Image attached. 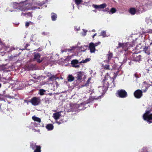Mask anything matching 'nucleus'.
<instances>
[{
    "label": "nucleus",
    "mask_w": 152,
    "mask_h": 152,
    "mask_svg": "<svg viewBox=\"0 0 152 152\" xmlns=\"http://www.w3.org/2000/svg\"><path fill=\"white\" fill-rule=\"evenodd\" d=\"M89 48L91 53H94L95 51V48L94 46V43L91 42L89 44Z\"/></svg>",
    "instance_id": "nucleus-15"
},
{
    "label": "nucleus",
    "mask_w": 152,
    "mask_h": 152,
    "mask_svg": "<svg viewBox=\"0 0 152 152\" xmlns=\"http://www.w3.org/2000/svg\"><path fill=\"white\" fill-rule=\"evenodd\" d=\"M134 76L137 79L139 78V77L137 76V73H135L134 75Z\"/></svg>",
    "instance_id": "nucleus-48"
},
{
    "label": "nucleus",
    "mask_w": 152,
    "mask_h": 152,
    "mask_svg": "<svg viewBox=\"0 0 152 152\" xmlns=\"http://www.w3.org/2000/svg\"><path fill=\"white\" fill-rule=\"evenodd\" d=\"M61 116V115L60 112H57L54 113L53 115L54 118L56 120L58 119Z\"/></svg>",
    "instance_id": "nucleus-16"
},
{
    "label": "nucleus",
    "mask_w": 152,
    "mask_h": 152,
    "mask_svg": "<svg viewBox=\"0 0 152 152\" xmlns=\"http://www.w3.org/2000/svg\"><path fill=\"white\" fill-rule=\"evenodd\" d=\"M28 46V45L27 44V45H26V46H27V47Z\"/></svg>",
    "instance_id": "nucleus-59"
},
{
    "label": "nucleus",
    "mask_w": 152,
    "mask_h": 152,
    "mask_svg": "<svg viewBox=\"0 0 152 152\" xmlns=\"http://www.w3.org/2000/svg\"><path fill=\"white\" fill-rule=\"evenodd\" d=\"M93 11H94V12H97V11H96V10H93Z\"/></svg>",
    "instance_id": "nucleus-53"
},
{
    "label": "nucleus",
    "mask_w": 152,
    "mask_h": 152,
    "mask_svg": "<svg viewBox=\"0 0 152 152\" xmlns=\"http://www.w3.org/2000/svg\"><path fill=\"white\" fill-rule=\"evenodd\" d=\"M141 59V56L140 55H139L138 56H136L134 58V60L136 61H140Z\"/></svg>",
    "instance_id": "nucleus-28"
},
{
    "label": "nucleus",
    "mask_w": 152,
    "mask_h": 152,
    "mask_svg": "<svg viewBox=\"0 0 152 152\" xmlns=\"http://www.w3.org/2000/svg\"><path fill=\"white\" fill-rule=\"evenodd\" d=\"M141 44L140 43L137 45V46L136 47V49L137 50H139L141 48Z\"/></svg>",
    "instance_id": "nucleus-37"
},
{
    "label": "nucleus",
    "mask_w": 152,
    "mask_h": 152,
    "mask_svg": "<svg viewBox=\"0 0 152 152\" xmlns=\"http://www.w3.org/2000/svg\"><path fill=\"white\" fill-rule=\"evenodd\" d=\"M145 22L147 24H151L152 23V19L151 17H147L145 18Z\"/></svg>",
    "instance_id": "nucleus-23"
},
{
    "label": "nucleus",
    "mask_w": 152,
    "mask_h": 152,
    "mask_svg": "<svg viewBox=\"0 0 152 152\" xmlns=\"http://www.w3.org/2000/svg\"><path fill=\"white\" fill-rule=\"evenodd\" d=\"M92 31L93 32H95V30L94 29L92 30Z\"/></svg>",
    "instance_id": "nucleus-55"
},
{
    "label": "nucleus",
    "mask_w": 152,
    "mask_h": 152,
    "mask_svg": "<svg viewBox=\"0 0 152 152\" xmlns=\"http://www.w3.org/2000/svg\"><path fill=\"white\" fill-rule=\"evenodd\" d=\"M68 82H71L74 80V77L72 75H69L67 78Z\"/></svg>",
    "instance_id": "nucleus-20"
},
{
    "label": "nucleus",
    "mask_w": 152,
    "mask_h": 152,
    "mask_svg": "<svg viewBox=\"0 0 152 152\" xmlns=\"http://www.w3.org/2000/svg\"><path fill=\"white\" fill-rule=\"evenodd\" d=\"M79 64H80V62H79L76 59L73 60L72 61L71 63L72 66L75 68L80 67V66Z\"/></svg>",
    "instance_id": "nucleus-10"
},
{
    "label": "nucleus",
    "mask_w": 152,
    "mask_h": 152,
    "mask_svg": "<svg viewBox=\"0 0 152 152\" xmlns=\"http://www.w3.org/2000/svg\"><path fill=\"white\" fill-rule=\"evenodd\" d=\"M145 53L148 55L150 54V48L149 47H145L143 49Z\"/></svg>",
    "instance_id": "nucleus-17"
},
{
    "label": "nucleus",
    "mask_w": 152,
    "mask_h": 152,
    "mask_svg": "<svg viewBox=\"0 0 152 152\" xmlns=\"http://www.w3.org/2000/svg\"><path fill=\"white\" fill-rule=\"evenodd\" d=\"M107 5L105 3H103L100 5H97L96 4H93L92 6L95 9H103L105 8Z\"/></svg>",
    "instance_id": "nucleus-11"
},
{
    "label": "nucleus",
    "mask_w": 152,
    "mask_h": 152,
    "mask_svg": "<svg viewBox=\"0 0 152 152\" xmlns=\"http://www.w3.org/2000/svg\"><path fill=\"white\" fill-rule=\"evenodd\" d=\"M33 120L37 122L38 123H40L41 120L40 118L37 117L35 116H33L32 117Z\"/></svg>",
    "instance_id": "nucleus-24"
},
{
    "label": "nucleus",
    "mask_w": 152,
    "mask_h": 152,
    "mask_svg": "<svg viewBox=\"0 0 152 152\" xmlns=\"http://www.w3.org/2000/svg\"><path fill=\"white\" fill-rule=\"evenodd\" d=\"M135 41H133L132 44L129 42H119L118 46L116 48L118 49V50H120V52H122L123 50L126 51L129 48L133 47V45L135 44Z\"/></svg>",
    "instance_id": "nucleus-3"
},
{
    "label": "nucleus",
    "mask_w": 152,
    "mask_h": 152,
    "mask_svg": "<svg viewBox=\"0 0 152 152\" xmlns=\"http://www.w3.org/2000/svg\"><path fill=\"white\" fill-rule=\"evenodd\" d=\"M27 15V16H31V14L30 12H28L26 14H25L24 13H22L21 15Z\"/></svg>",
    "instance_id": "nucleus-39"
},
{
    "label": "nucleus",
    "mask_w": 152,
    "mask_h": 152,
    "mask_svg": "<svg viewBox=\"0 0 152 152\" xmlns=\"http://www.w3.org/2000/svg\"><path fill=\"white\" fill-rule=\"evenodd\" d=\"M79 48L77 45H75L71 47L69 49H66L64 51L66 52H70L71 53L75 52L77 51V50H78ZM64 52V50H62L61 52L62 53Z\"/></svg>",
    "instance_id": "nucleus-7"
},
{
    "label": "nucleus",
    "mask_w": 152,
    "mask_h": 152,
    "mask_svg": "<svg viewBox=\"0 0 152 152\" xmlns=\"http://www.w3.org/2000/svg\"><path fill=\"white\" fill-rule=\"evenodd\" d=\"M104 12H107L109 13V12L110 11L109 8L108 7L106 8L104 10H102Z\"/></svg>",
    "instance_id": "nucleus-38"
},
{
    "label": "nucleus",
    "mask_w": 152,
    "mask_h": 152,
    "mask_svg": "<svg viewBox=\"0 0 152 152\" xmlns=\"http://www.w3.org/2000/svg\"><path fill=\"white\" fill-rule=\"evenodd\" d=\"M100 43L101 42H97L94 43V46L95 47H96L98 45H100Z\"/></svg>",
    "instance_id": "nucleus-41"
},
{
    "label": "nucleus",
    "mask_w": 152,
    "mask_h": 152,
    "mask_svg": "<svg viewBox=\"0 0 152 152\" xmlns=\"http://www.w3.org/2000/svg\"><path fill=\"white\" fill-rule=\"evenodd\" d=\"M91 58H88L84 60H83L80 62V64L85 63H87L91 60Z\"/></svg>",
    "instance_id": "nucleus-29"
},
{
    "label": "nucleus",
    "mask_w": 152,
    "mask_h": 152,
    "mask_svg": "<svg viewBox=\"0 0 152 152\" xmlns=\"http://www.w3.org/2000/svg\"><path fill=\"white\" fill-rule=\"evenodd\" d=\"M83 33H82V35L83 36H85L86 35V33L87 32V31L84 29H83Z\"/></svg>",
    "instance_id": "nucleus-40"
},
{
    "label": "nucleus",
    "mask_w": 152,
    "mask_h": 152,
    "mask_svg": "<svg viewBox=\"0 0 152 152\" xmlns=\"http://www.w3.org/2000/svg\"><path fill=\"white\" fill-rule=\"evenodd\" d=\"M151 83H152V82H151Z\"/></svg>",
    "instance_id": "nucleus-60"
},
{
    "label": "nucleus",
    "mask_w": 152,
    "mask_h": 152,
    "mask_svg": "<svg viewBox=\"0 0 152 152\" xmlns=\"http://www.w3.org/2000/svg\"><path fill=\"white\" fill-rule=\"evenodd\" d=\"M107 57L108 60L106 61H107V62H109V61L111 60V58L113 57V54L112 53H111L110 51H109L108 52V54L107 55Z\"/></svg>",
    "instance_id": "nucleus-18"
},
{
    "label": "nucleus",
    "mask_w": 152,
    "mask_h": 152,
    "mask_svg": "<svg viewBox=\"0 0 152 152\" xmlns=\"http://www.w3.org/2000/svg\"><path fill=\"white\" fill-rule=\"evenodd\" d=\"M56 123H57L59 125V124H61V123H59V122H58V121H56Z\"/></svg>",
    "instance_id": "nucleus-52"
},
{
    "label": "nucleus",
    "mask_w": 152,
    "mask_h": 152,
    "mask_svg": "<svg viewBox=\"0 0 152 152\" xmlns=\"http://www.w3.org/2000/svg\"><path fill=\"white\" fill-rule=\"evenodd\" d=\"M1 87V84L0 83V88Z\"/></svg>",
    "instance_id": "nucleus-58"
},
{
    "label": "nucleus",
    "mask_w": 152,
    "mask_h": 152,
    "mask_svg": "<svg viewBox=\"0 0 152 152\" xmlns=\"http://www.w3.org/2000/svg\"><path fill=\"white\" fill-rule=\"evenodd\" d=\"M135 97L137 98H140L142 96V92L140 90H136L134 93Z\"/></svg>",
    "instance_id": "nucleus-13"
},
{
    "label": "nucleus",
    "mask_w": 152,
    "mask_h": 152,
    "mask_svg": "<svg viewBox=\"0 0 152 152\" xmlns=\"http://www.w3.org/2000/svg\"><path fill=\"white\" fill-rule=\"evenodd\" d=\"M75 4L77 5H78L81 4L82 1V0H75Z\"/></svg>",
    "instance_id": "nucleus-35"
},
{
    "label": "nucleus",
    "mask_w": 152,
    "mask_h": 152,
    "mask_svg": "<svg viewBox=\"0 0 152 152\" xmlns=\"http://www.w3.org/2000/svg\"><path fill=\"white\" fill-rule=\"evenodd\" d=\"M129 12L132 15H134L136 12V10L134 8H132L130 9Z\"/></svg>",
    "instance_id": "nucleus-22"
},
{
    "label": "nucleus",
    "mask_w": 152,
    "mask_h": 152,
    "mask_svg": "<svg viewBox=\"0 0 152 152\" xmlns=\"http://www.w3.org/2000/svg\"><path fill=\"white\" fill-rule=\"evenodd\" d=\"M30 147L32 149H35L34 152H40V146L37 145L35 143L33 142H31Z\"/></svg>",
    "instance_id": "nucleus-8"
},
{
    "label": "nucleus",
    "mask_w": 152,
    "mask_h": 152,
    "mask_svg": "<svg viewBox=\"0 0 152 152\" xmlns=\"http://www.w3.org/2000/svg\"><path fill=\"white\" fill-rule=\"evenodd\" d=\"M55 83L56 84V86H58V83L56 81L55 82Z\"/></svg>",
    "instance_id": "nucleus-54"
},
{
    "label": "nucleus",
    "mask_w": 152,
    "mask_h": 152,
    "mask_svg": "<svg viewBox=\"0 0 152 152\" xmlns=\"http://www.w3.org/2000/svg\"><path fill=\"white\" fill-rule=\"evenodd\" d=\"M117 11V10L115 8H112L110 10L109 12V14L112 15L113 13H115Z\"/></svg>",
    "instance_id": "nucleus-26"
},
{
    "label": "nucleus",
    "mask_w": 152,
    "mask_h": 152,
    "mask_svg": "<svg viewBox=\"0 0 152 152\" xmlns=\"http://www.w3.org/2000/svg\"><path fill=\"white\" fill-rule=\"evenodd\" d=\"M42 34L44 35H47L49 34V33L45 32H43L42 33Z\"/></svg>",
    "instance_id": "nucleus-42"
},
{
    "label": "nucleus",
    "mask_w": 152,
    "mask_h": 152,
    "mask_svg": "<svg viewBox=\"0 0 152 152\" xmlns=\"http://www.w3.org/2000/svg\"><path fill=\"white\" fill-rule=\"evenodd\" d=\"M146 32L147 33H152V29H148L146 30Z\"/></svg>",
    "instance_id": "nucleus-43"
},
{
    "label": "nucleus",
    "mask_w": 152,
    "mask_h": 152,
    "mask_svg": "<svg viewBox=\"0 0 152 152\" xmlns=\"http://www.w3.org/2000/svg\"><path fill=\"white\" fill-rule=\"evenodd\" d=\"M73 9H74V5H73Z\"/></svg>",
    "instance_id": "nucleus-56"
},
{
    "label": "nucleus",
    "mask_w": 152,
    "mask_h": 152,
    "mask_svg": "<svg viewBox=\"0 0 152 152\" xmlns=\"http://www.w3.org/2000/svg\"><path fill=\"white\" fill-rule=\"evenodd\" d=\"M77 74L76 78L77 80H81L82 77V73L81 72H78L77 73Z\"/></svg>",
    "instance_id": "nucleus-21"
},
{
    "label": "nucleus",
    "mask_w": 152,
    "mask_h": 152,
    "mask_svg": "<svg viewBox=\"0 0 152 152\" xmlns=\"http://www.w3.org/2000/svg\"><path fill=\"white\" fill-rule=\"evenodd\" d=\"M142 152H147L146 148H144L142 149Z\"/></svg>",
    "instance_id": "nucleus-47"
},
{
    "label": "nucleus",
    "mask_w": 152,
    "mask_h": 152,
    "mask_svg": "<svg viewBox=\"0 0 152 152\" xmlns=\"http://www.w3.org/2000/svg\"><path fill=\"white\" fill-rule=\"evenodd\" d=\"M30 102L32 105L36 106L39 104L40 102V100L39 97H34L31 98Z\"/></svg>",
    "instance_id": "nucleus-6"
},
{
    "label": "nucleus",
    "mask_w": 152,
    "mask_h": 152,
    "mask_svg": "<svg viewBox=\"0 0 152 152\" xmlns=\"http://www.w3.org/2000/svg\"><path fill=\"white\" fill-rule=\"evenodd\" d=\"M100 36H102L103 37H104L107 36L106 34V31H102L100 33Z\"/></svg>",
    "instance_id": "nucleus-32"
},
{
    "label": "nucleus",
    "mask_w": 152,
    "mask_h": 152,
    "mask_svg": "<svg viewBox=\"0 0 152 152\" xmlns=\"http://www.w3.org/2000/svg\"><path fill=\"white\" fill-rule=\"evenodd\" d=\"M151 112V110H146L145 113L143 116L144 120L146 121L149 123H152V114Z\"/></svg>",
    "instance_id": "nucleus-5"
},
{
    "label": "nucleus",
    "mask_w": 152,
    "mask_h": 152,
    "mask_svg": "<svg viewBox=\"0 0 152 152\" xmlns=\"http://www.w3.org/2000/svg\"><path fill=\"white\" fill-rule=\"evenodd\" d=\"M31 41H34V40L33 39V37H31Z\"/></svg>",
    "instance_id": "nucleus-51"
},
{
    "label": "nucleus",
    "mask_w": 152,
    "mask_h": 152,
    "mask_svg": "<svg viewBox=\"0 0 152 152\" xmlns=\"http://www.w3.org/2000/svg\"><path fill=\"white\" fill-rule=\"evenodd\" d=\"M40 56L38 53H35L34 56V59L36 60L37 62L40 63L42 62V59L40 58Z\"/></svg>",
    "instance_id": "nucleus-14"
},
{
    "label": "nucleus",
    "mask_w": 152,
    "mask_h": 152,
    "mask_svg": "<svg viewBox=\"0 0 152 152\" xmlns=\"http://www.w3.org/2000/svg\"><path fill=\"white\" fill-rule=\"evenodd\" d=\"M46 127L48 130L49 131L53 130V129L54 126L52 124H48L46 125Z\"/></svg>",
    "instance_id": "nucleus-19"
},
{
    "label": "nucleus",
    "mask_w": 152,
    "mask_h": 152,
    "mask_svg": "<svg viewBox=\"0 0 152 152\" xmlns=\"http://www.w3.org/2000/svg\"><path fill=\"white\" fill-rule=\"evenodd\" d=\"M119 96L121 98H125L127 96V94L126 91L123 89H121L117 91Z\"/></svg>",
    "instance_id": "nucleus-9"
},
{
    "label": "nucleus",
    "mask_w": 152,
    "mask_h": 152,
    "mask_svg": "<svg viewBox=\"0 0 152 152\" xmlns=\"http://www.w3.org/2000/svg\"><path fill=\"white\" fill-rule=\"evenodd\" d=\"M74 29L77 31H78L79 30L80 27H78L77 26H75L74 27Z\"/></svg>",
    "instance_id": "nucleus-45"
},
{
    "label": "nucleus",
    "mask_w": 152,
    "mask_h": 152,
    "mask_svg": "<svg viewBox=\"0 0 152 152\" xmlns=\"http://www.w3.org/2000/svg\"><path fill=\"white\" fill-rule=\"evenodd\" d=\"M48 76L50 77V79L51 80H53V79H56V77L54 75H52L51 73H48Z\"/></svg>",
    "instance_id": "nucleus-30"
},
{
    "label": "nucleus",
    "mask_w": 152,
    "mask_h": 152,
    "mask_svg": "<svg viewBox=\"0 0 152 152\" xmlns=\"http://www.w3.org/2000/svg\"><path fill=\"white\" fill-rule=\"evenodd\" d=\"M51 17L52 20L53 21L55 20L57 18V15L55 13H52L51 14Z\"/></svg>",
    "instance_id": "nucleus-27"
},
{
    "label": "nucleus",
    "mask_w": 152,
    "mask_h": 152,
    "mask_svg": "<svg viewBox=\"0 0 152 152\" xmlns=\"http://www.w3.org/2000/svg\"><path fill=\"white\" fill-rule=\"evenodd\" d=\"M97 34L95 33L92 36V37L93 38H94V37Z\"/></svg>",
    "instance_id": "nucleus-50"
},
{
    "label": "nucleus",
    "mask_w": 152,
    "mask_h": 152,
    "mask_svg": "<svg viewBox=\"0 0 152 152\" xmlns=\"http://www.w3.org/2000/svg\"><path fill=\"white\" fill-rule=\"evenodd\" d=\"M31 23V22H30V21H29V22H27L26 23V24H25V26H28L29 25V24Z\"/></svg>",
    "instance_id": "nucleus-44"
},
{
    "label": "nucleus",
    "mask_w": 152,
    "mask_h": 152,
    "mask_svg": "<svg viewBox=\"0 0 152 152\" xmlns=\"http://www.w3.org/2000/svg\"><path fill=\"white\" fill-rule=\"evenodd\" d=\"M102 66L104 69L106 70H110L111 69H113L112 68H111L110 67V65L109 64L105 65H103Z\"/></svg>",
    "instance_id": "nucleus-25"
},
{
    "label": "nucleus",
    "mask_w": 152,
    "mask_h": 152,
    "mask_svg": "<svg viewBox=\"0 0 152 152\" xmlns=\"http://www.w3.org/2000/svg\"><path fill=\"white\" fill-rule=\"evenodd\" d=\"M4 68L3 66H0V70H4Z\"/></svg>",
    "instance_id": "nucleus-46"
},
{
    "label": "nucleus",
    "mask_w": 152,
    "mask_h": 152,
    "mask_svg": "<svg viewBox=\"0 0 152 152\" xmlns=\"http://www.w3.org/2000/svg\"><path fill=\"white\" fill-rule=\"evenodd\" d=\"M33 0H26V1L20 3L15 2L13 3V7L15 10H10L11 12L14 11L20 12L25 11L29 10H34L36 9H40V7L44 4V2L40 3L39 1L37 2L32 3Z\"/></svg>",
    "instance_id": "nucleus-1"
},
{
    "label": "nucleus",
    "mask_w": 152,
    "mask_h": 152,
    "mask_svg": "<svg viewBox=\"0 0 152 152\" xmlns=\"http://www.w3.org/2000/svg\"><path fill=\"white\" fill-rule=\"evenodd\" d=\"M151 8H152V2L149 1L146 4H142V5H140L139 7V11L142 12Z\"/></svg>",
    "instance_id": "nucleus-4"
},
{
    "label": "nucleus",
    "mask_w": 152,
    "mask_h": 152,
    "mask_svg": "<svg viewBox=\"0 0 152 152\" xmlns=\"http://www.w3.org/2000/svg\"><path fill=\"white\" fill-rule=\"evenodd\" d=\"M0 107L1 109H2V107H1V105H0Z\"/></svg>",
    "instance_id": "nucleus-57"
},
{
    "label": "nucleus",
    "mask_w": 152,
    "mask_h": 152,
    "mask_svg": "<svg viewBox=\"0 0 152 152\" xmlns=\"http://www.w3.org/2000/svg\"><path fill=\"white\" fill-rule=\"evenodd\" d=\"M46 91L43 89H40L39 90V94L41 95L44 94V93Z\"/></svg>",
    "instance_id": "nucleus-34"
},
{
    "label": "nucleus",
    "mask_w": 152,
    "mask_h": 152,
    "mask_svg": "<svg viewBox=\"0 0 152 152\" xmlns=\"http://www.w3.org/2000/svg\"><path fill=\"white\" fill-rule=\"evenodd\" d=\"M119 72V70H117L116 72H114V76L112 77L108 76L105 77V79L103 80V86L99 87V90L102 89V93L105 92L107 90L108 86H110L109 84L110 83H112L113 85V87H115V86L113 82L114 79L118 75Z\"/></svg>",
    "instance_id": "nucleus-2"
},
{
    "label": "nucleus",
    "mask_w": 152,
    "mask_h": 152,
    "mask_svg": "<svg viewBox=\"0 0 152 152\" xmlns=\"http://www.w3.org/2000/svg\"><path fill=\"white\" fill-rule=\"evenodd\" d=\"M91 80V78H89L85 85V86H87L89 85L90 83V81Z\"/></svg>",
    "instance_id": "nucleus-36"
},
{
    "label": "nucleus",
    "mask_w": 152,
    "mask_h": 152,
    "mask_svg": "<svg viewBox=\"0 0 152 152\" xmlns=\"http://www.w3.org/2000/svg\"><path fill=\"white\" fill-rule=\"evenodd\" d=\"M87 49V46H83L81 47L80 48V50L81 51L84 52Z\"/></svg>",
    "instance_id": "nucleus-33"
},
{
    "label": "nucleus",
    "mask_w": 152,
    "mask_h": 152,
    "mask_svg": "<svg viewBox=\"0 0 152 152\" xmlns=\"http://www.w3.org/2000/svg\"><path fill=\"white\" fill-rule=\"evenodd\" d=\"M45 102L46 103H49V100L48 99L45 100Z\"/></svg>",
    "instance_id": "nucleus-49"
},
{
    "label": "nucleus",
    "mask_w": 152,
    "mask_h": 152,
    "mask_svg": "<svg viewBox=\"0 0 152 152\" xmlns=\"http://www.w3.org/2000/svg\"><path fill=\"white\" fill-rule=\"evenodd\" d=\"M88 102L86 103L85 102H84L83 103H81L80 104H76L75 105V107H76L77 108H78L79 109V110H84L86 108V107H85L86 104H88Z\"/></svg>",
    "instance_id": "nucleus-12"
},
{
    "label": "nucleus",
    "mask_w": 152,
    "mask_h": 152,
    "mask_svg": "<svg viewBox=\"0 0 152 152\" xmlns=\"http://www.w3.org/2000/svg\"><path fill=\"white\" fill-rule=\"evenodd\" d=\"M1 82L4 83H6L9 81V80L8 79H6L4 77L1 78Z\"/></svg>",
    "instance_id": "nucleus-31"
}]
</instances>
